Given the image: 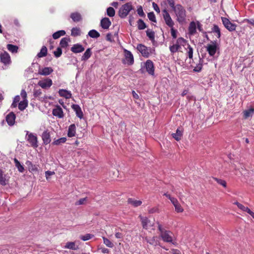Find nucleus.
<instances>
[{"mask_svg": "<svg viewBox=\"0 0 254 254\" xmlns=\"http://www.w3.org/2000/svg\"><path fill=\"white\" fill-rule=\"evenodd\" d=\"M173 10L175 14L176 20L180 24H183L185 22L187 17V11L184 7L180 4H177Z\"/></svg>", "mask_w": 254, "mask_h": 254, "instance_id": "1", "label": "nucleus"}, {"mask_svg": "<svg viewBox=\"0 0 254 254\" xmlns=\"http://www.w3.org/2000/svg\"><path fill=\"white\" fill-rule=\"evenodd\" d=\"M187 43V41L182 37L178 38L175 43H174L172 45L169 47V50L172 55L178 51L181 48V46H185Z\"/></svg>", "mask_w": 254, "mask_h": 254, "instance_id": "2", "label": "nucleus"}, {"mask_svg": "<svg viewBox=\"0 0 254 254\" xmlns=\"http://www.w3.org/2000/svg\"><path fill=\"white\" fill-rule=\"evenodd\" d=\"M132 9V6L131 3L127 2L123 5L119 9V15L122 18H125Z\"/></svg>", "mask_w": 254, "mask_h": 254, "instance_id": "3", "label": "nucleus"}, {"mask_svg": "<svg viewBox=\"0 0 254 254\" xmlns=\"http://www.w3.org/2000/svg\"><path fill=\"white\" fill-rule=\"evenodd\" d=\"M53 84V81L49 78H44L40 80L37 85L41 87L42 89L47 90L49 89Z\"/></svg>", "mask_w": 254, "mask_h": 254, "instance_id": "4", "label": "nucleus"}, {"mask_svg": "<svg viewBox=\"0 0 254 254\" xmlns=\"http://www.w3.org/2000/svg\"><path fill=\"white\" fill-rule=\"evenodd\" d=\"M124 53L125 59L123 60V63L128 65L133 64L134 63V58L132 53L126 49L124 50Z\"/></svg>", "mask_w": 254, "mask_h": 254, "instance_id": "5", "label": "nucleus"}, {"mask_svg": "<svg viewBox=\"0 0 254 254\" xmlns=\"http://www.w3.org/2000/svg\"><path fill=\"white\" fill-rule=\"evenodd\" d=\"M26 137L27 141L32 147L37 148L38 146L36 135H34L33 133H29V132L27 131Z\"/></svg>", "mask_w": 254, "mask_h": 254, "instance_id": "6", "label": "nucleus"}, {"mask_svg": "<svg viewBox=\"0 0 254 254\" xmlns=\"http://www.w3.org/2000/svg\"><path fill=\"white\" fill-rule=\"evenodd\" d=\"M163 17L166 24L170 28H172L174 25V22L172 20L170 14L166 9L163 10Z\"/></svg>", "mask_w": 254, "mask_h": 254, "instance_id": "7", "label": "nucleus"}, {"mask_svg": "<svg viewBox=\"0 0 254 254\" xmlns=\"http://www.w3.org/2000/svg\"><path fill=\"white\" fill-rule=\"evenodd\" d=\"M160 236L164 242L173 243V233L171 231L166 230L160 234Z\"/></svg>", "mask_w": 254, "mask_h": 254, "instance_id": "8", "label": "nucleus"}, {"mask_svg": "<svg viewBox=\"0 0 254 254\" xmlns=\"http://www.w3.org/2000/svg\"><path fill=\"white\" fill-rule=\"evenodd\" d=\"M212 44L208 45L206 50L210 56H214L217 49H219L216 41L212 42Z\"/></svg>", "mask_w": 254, "mask_h": 254, "instance_id": "9", "label": "nucleus"}, {"mask_svg": "<svg viewBox=\"0 0 254 254\" xmlns=\"http://www.w3.org/2000/svg\"><path fill=\"white\" fill-rule=\"evenodd\" d=\"M222 21L225 27L229 31H233L235 30L236 24L231 23L230 20L225 17H222Z\"/></svg>", "mask_w": 254, "mask_h": 254, "instance_id": "10", "label": "nucleus"}, {"mask_svg": "<svg viewBox=\"0 0 254 254\" xmlns=\"http://www.w3.org/2000/svg\"><path fill=\"white\" fill-rule=\"evenodd\" d=\"M136 49L144 57L148 58L149 57L150 49L144 45L141 44L137 45Z\"/></svg>", "mask_w": 254, "mask_h": 254, "instance_id": "11", "label": "nucleus"}, {"mask_svg": "<svg viewBox=\"0 0 254 254\" xmlns=\"http://www.w3.org/2000/svg\"><path fill=\"white\" fill-rule=\"evenodd\" d=\"M145 66L146 70L148 74L151 75H154V66L153 62L151 60H148L145 64Z\"/></svg>", "mask_w": 254, "mask_h": 254, "instance_id": "12", "label": "nucleus"}, {"mask_svg": "<svg viewBox=\"0 0 254 254\" xmlns=\"http://www.w3.org/2000/svg\"><path fill=\"white\" fill-rule=\"evenodd\" d=\"M0 61L4 65L9 64L11 63L9 55L6 52L2 53L0 55Z\"/></svg>", "mask_w": 254, "mask_h": 254, "instance_id": "13", "label": "nucleus"}, {"mask_svg": "<svg viewBox=\"0 0 254 254\" xmlns=\"http://www.w3.org/2000/svg\"><path fill=\"white\" fill-rule=\"evenodd\" d=\"M52 114L54 116L59 118H62L64 116L63 109L59 105H56L52 111Z\"/></svg>", "mask_w": 254, "mask_h": 254, "instance_id": "14", "label": "nucleus"}, {"mask_svg": "<svg viewBox=\"0 0 254 254\" xmlns=\"http://www.w3.org/2000/svg\"><path fill=\"white\" fill-rule=\"evenodd\" d=\"M53 72V69L51 67H45L40 68L38 70V74L41 75L47 76Z\"/></svg>", "mask_w": 254, "mask_h": 254, "instance_id": "15", "label": "nucleus"}, {"mask_svg": "<svg viewBox=\"0 0 254 254\" xmlns=\"http://www.w3.org/2000/svg\"><path fill=\"white\" fill-rule=\"evenodd\" d=\"M172 199L171 203L175 207V211L177 213L183 212L184 211V208L179 202L178 200L176 198Z\"/></svg>", "mask_w": 254, "mask_h": 254, "instance_id": "16", "label": "nucleus"}, {"mask_svg": "<svg viewBox=\"0 0 254 254\" xmlns=\"http://www.w3.org/2000/svg\"><path fill=\"white\" fill-rule=\"evenodd\" d=\"M26 165L27 166L28 170L32 173L38 172V165L33 164L30 161H27Z\"/></svg>", "mask_w": 254, "mask_h": 254, "instance_id": "17", "label": "nucleus"}, {"mask_svg": "<svg viewBox=\"0 0 254 254\" xmlns=\"http://www.w3.org/2000/svg\"><path fill=\"white\" fill-rule=\"evenodd\" d=\"M9 177L4 174V172L0 169V184L5 186L8 182Z\"/></svg>", "mask_w": 254, "mask_h": 254, "instance_id": "18", "label": "nucleus"}, {"mask_svg": "<svg viewBox=\"0 0 254 254\" xmlns=\"http://www.w3.org/2000/svg\"><path fill=\"white\" fill-rule=\"evenodd\" d=\"M111 25V22L107 17H105L101 20L100 25L104 29H108Z\"/></svg>", "mask_w": 254, "mask_h": 254, "instance_id": "19", "label": "nucleus"}, {"mask_svg": "<svg viewBox=\"0 0 254 254\" xmlns=\"http://www.w3.org/2000/svg\"><path fill=\"white\" fill-rule=\"evenodd\" d=\"M84 49V48L79 44H74L71 48V51L74 53H81Z\"/></svg>", "mask_w": 254, "mask_h": 254, "instance_id": "20", "label": "nucleus"}, {"mask_svg": "<svg viewBox=\"0 0 254 254\" xmlns=\"http://www.w3.org/2000/svg\"><path fill=\"white\" fill-rule=\"evenodd\" d=\"M72 109L75 112L76 116L80 119H82L83 116V112L81 108L78 105L73 104L72 105Z\"/></svg>", "mask_w": 254, "mask_h": 254, "instance_id": "21", "label": "nucleus"}, {"mask_svg": "<svg viewBox=\"0 0 254 254\" xmlns=\"http://www.w3.org/2000/svg\"><path fill=\"white\" fill-rule=\"evenodd\" d=\"M15 115L12 112L8 114L6 117V121L9 126H12L14 125L15 123Z\"/></svg>", "mask_w": 254, "mask_h": 254, "instance_id": "22", "label": "nucleus"}, {"mask_svg": "<svg viewBox=\"0 0 254 254\" xmlns=\"http://www.w3.org/2000/svg\"><path fill=\"white\" fill-rule=\"evenodd\" d=\"M59 94L60 96L64 97L66 99H69L72 96L70 91L65 89H60L59 91Z\"/></svg>", "mask_w": 254, "mask_h": 254, "instance_id": "23", "label": "nucleus"}, {"mask_svg": "<svg viewBox=\"0 0 254 254\" xmlns=\"http://www.w3.org/2000/svg\"><path fill=\"white\" fill-rule=\"evenodd\" d=\"M70 18L75 22H78L81 20L82 16L80 13L78 12H72L70 14Z\"/></svg>", "mask_w": 254, "mask_h": 254, "instance_id": "24", "label": "nucleus"}, {"mask_svg": "<svg viewBox=\"0 0 254 254\" xmlns=\"http://www.w3.org/2000/svg\"><path fill=\"white\" fill-rule=\"evenodd\" d=\"M76 133V126L74 124L70 125L68 127L67 136L72 137L75 136Z\"/></svg>", "mask_w": 254, "mask_h": 254, "instance_id": "25", "label": "nucleus"}, {"mask_svg": "<svg viewBox=\"0 0 254 254\" xmlns=\"http://www.w3.org/2000/svg\"><path fill=\"white\" fill-rule=\"evenodd\" d=\"M44 143L48 144L51 142L50 135L47 131H44L42 135Z\"/></svg>", "mask_w": 254, "mask_h": 254, "instance_id": "26", "label": "nucleus"}, {"mask_svg": "<svg viewBox=\"0 0 254 254\" xmlns=\"http://www.w3.org/2000/svg\"><path fill=\"white\" fill-rule=\"evenodd\" d=\"M127 202L129 204L131 205L133 207H138L141 205L142 201L140 200H136L134 198H129L127 200Z\"/></svg>", "mask_w": 254, "mask_h": 254, "instance_id": "27", "label": "nucleus"}, {"mask_svg": "<svg viewBox=\"0 0 254 254\" xmlns=\"http://www.w3.org/2000/svg\"><path fill=\"white\" fill-rule=\"evenodd\" d=\"M172 135L175 140L179 141L183 135V130L180 129L179 128H177L176 133H172Z\"/></svg>", "mask_w": 254, "mask_h": 254, "instance_id": "28", "label": "nucleus"}, {"mask_svg": "<svg viewBox=\"0 0 254 254\" xmlns=\"http://www.w3.org/2000/svg\"><path fill=\"white\" fill-rule=\"evenodd\" d=\"M140 217L143 228L145 229H148L149 226H151V225H149V223H150V221L146 217L140 216Z\"/></svg>", "mask_w": 254, "mask_h": 254, "instance_id": "29", "label": "nucleus"}, {"mask_svg": "<svg viewBox=\"0 0 254 254\" xmlns=\"http://www.w3.org/2000/svg\"><path fill=\"white\" fill-rule=\"evenodd\" d=\"M145 240L147 242L150 244L151 245L156 246L158 245L159 242L157 240V237L154 236L152 238H148L147 237L145 238Z\"/></svg>", "mask_w": 254, "mask_h": 254, "instance_id": "30", "label": "nucleus"}, {"mask_svg": "<svg viewBox=\"0 0 254 254\" xmlns=\"http://www.w3.org/2000/svg\"><path fill=\"white\" fill-rule=\"evenodd\" d=\"M92 52L91 48H88L83 54L81 57V61H85L87 60L91 56Z\"/></svg>", "mask_w": 254, "mask_h": 254, "instance_id": "31", "label": "nucleus"}, {"mask_svg": "<svg viewBox=\"0 0 254 254\" xmlns=\"http://www.w3.org/2000/svg\"><path fill=\"white\" fill-rule=\"evenodd\" d=\"M196 26L195 23L193 21L191 22L189 27V33L191 35L194 34L196 33Z\"/></svg>", "mask_w": 254, "mask_h": 254, "instance_id": "32", "label": "nucleus"}, {"mask_svg": "<svg viewBox=\"0 0 254 254\" xmlns=\"http://www.w3.org/2000/svg\"><path fill=\"white\" fill-rule=\"evenodd\" d=\"M47 54V49L46 47L43 46L40 50V52L38 53L37 57L38 58H43L46 57Z\"/></svg>", "mask_w": 254, "mask_h": 254, "instance_id": "33", "label": "nucleus"}, {"mask_svg": "<svg viewBox=\"0 0 254 254\" xmlns=\"http://www.w3.org/2000/svg\"><path fill=\"white\" fill-rule=\"evenodd\" d=\"M14 162L15 164V166L17 168L19 172L22 173L24 172V168L22 165L21 164L20 162L16 159H14Z\"/></svg>", "mask_w": 254, "mask_h": 254, "instance_id": "34", "label": "nucleus"}, {"mask_svg": "<svg viewBox=\"0 0 254 254\" xmlns=\"http://www.w3.org/2000/svg\"><path fill=\"white\" fill-rule=\"evenodd\" d=\"M88 36L93 38H97L100 37V33L95 30H90L88 33Z\"/></svg>", "mask_w": 254, "mask_h": 254, "instance_id": "35", "label": "nucleus"}, {"mask_svg": "<svg viewBox=\"0 0 254 254\" xmlns=\"http://www.w3.org/2000/svg\"><path fill=\"white\" fill-rule=\"evenodd\" d=\"M65 34V32L64 30H59V31L56 32L55 33H54L53 34V38L54 39H57L59 38L60 37H61L62 36H64Z\"/></svg>", "mask_w": 254, "mask_h": 254, "instance_id": "36", "label": "nucleus"}, {"mask_svg": "<svg viewBox=\"0 0 254 254\" xmlns=\"http://www.w3.org/2000/svg\"><path fill=\"white\" fill-rule=\"evenodd\" d=\"M28 105V101L27 100H23V101H20L18 104V108L20 110L23 111L24 110Z\"/></svg>", "mask_w": 254, "mask_h": 254, "instance_id": "37", "label": "nucleus"}, {"mask_svg": "<svg viewBox=\"0 0 254 254\" xmlns=\"http://www.w3.org/2000/svg\"><path fill=\"white\" fill-rule=\"evenodd\" d=\"M81 31L79 28L74 27L71 30V35L76 37L80 35Z\"/></svg>", "mask_w": 254, "mask_h": 254, "instance_id": "38", "label": "nucleus"}, {"mask_svg": "<svg viewBox=\"0 0 254 254\" xmlns=\"http://www.w3.org/2000/svg\"><path fill=\"white\" fill-rule=\"evenodd\" d=\"M64 248L73 250H76L78 249V247L75 246L74 242H67L66 243Z\"/></svg>", "mask_w": 254, "mask_h": 254, "instance_id": "39", "label": "nucleus"}, {"mask_svg": "<svg viewBox=\"0 0 254 254\" xmlns=\"http://www.w3.org/2000/svg\"><path fill=\"white\" fill-rule=\"evenodd\" d=\"M42 94V90L40 89H35L34 90L33 95L36 98H39L40 99H44L46 98L45 97H42L41 96Z\"/></svg>", "mask_w": 254, "mask_h": 254, "instance_id": "40", "label": "nucleus"}, {"mask_svg": "<svg viewBox=\"0 0 254 254\" xmlns=\"http://www.w3.org/2000/svg\"><path fill=\"white\" fill-rule=\"evenodd\" d=\"M254 113V109L251 108L244 112V116L245 118L247 119L249 117H252Z\"/></svg>", "mask_w": 254, "mask_h": 254, "instance_id": "41", "label": "nucleus"}, {"mask_svg": "<svg viewBox=\"0 0 254 254\" xmlns=\"http://www.w3.org/2000/svg\"><path fill=\"white\" fill-rule=\"evenodd\" d=\"M147 36L151 40H154L155 39V33L153 31L150 29H147L146 31Z\"/></svg>", "mask_w": 254, "mask_h": 254, "instance_id": "42", "label": "nucleus"}, {"mask_svg": "<svg viewBox=\"0 0 254 254\" xmlns=\"http://www.w3.org/2000/svg\"><path fill=\"white\" fill-rule=\"evenodd\" d=\"M212 31L213 33H216V36L217 38H219L220 37V36H221L220 30L217 25H214L213 26V28H212Z\"/></svg>", "mask_w": 254, "mask_h": 254, "instance_id": "43", "label": "nucleus"}, {"mask_svg": "<svg viewBox=\"0 0 254 254\" xmlns=\"http://www.w3.org/2000/svg\"><path fill=\"white\" fill-rule=\"evenodd\" d=\"M187 54L188 57L191 59L193 57V48L189 44H187Z\"/></svg>", "mask_w": 254, "mask_h": 254, "instance_id": "44", "label": "nucleus"}, {"mask_svg": "<svg viewBox=\"0 0 254 254\" xmlns=\"http://www.w3.org/2000/svg\"><path fill=\"white\" fill-rule=\"evenodd\" d=\"M7 48L12 53H16L18 50V47L12 44H8L7 45Z\"/></svg>", "mask_w": 254, "mask_h": 254, "instance_id": "45", "label": "nucleus"}, {"mask_svg": "<svg viewBox=\"0 0 254 254\" xmlns=\"http://www.w3.org/2000/svg\"><path fill=\"white\" fill-rule=\"evenodd\" d=\"M146 26L143 21L140 19L137 21V27L139 30H143L146 28Z\"/></svg>", "mask_w": 254, "mask_h": 254, "instance_id": "46", "label": "nucleus"}, {"mask_svg": "<svg viewBox=\"0 0 254 254\" xmlns=\"http://www.w3.org/2000/svg\"><path fill=\"white\" fill-rule=\"evenodd\" d=\"M66 141V137H61L60 138H59L57 140H55L53 142V144L56 145H60L62 143H64Z\"/></svg>", "mask_w": 254, "mask_h": 254, "instance_id": "47", "label": "nucleus"}, {"mask_svg": "<svg viewBox=\"0 0 254 254\" xmlns=\"http://www.w3.org/2000/svg\"><path fill=\"white\" fill-rule=\"evenodd\" d=\"M103 243L104 244L109 248H113L114 247V244L112 242H111L108 239L103 237Z\"/></svg>", "mask_w": 254, "mask_h": 254, "instance_id": "48", "label": "nucleus"}, {"mask_svg": "<svg viewBox=\"0 0 254 254\" xmlns=\"http://www.w3.org/2000/svg\"><path fill=\"white\" fill-rule=\"evenodd\" d=\"M202 60L199 59V63L193 68V71L195 72H199L201 70L202 67Z\"/></svg>", "mask_w": 254, "mask_h": 254, "instance_id": "49", "label": "nucleus"}, {"mask_svg": "<svg viewBox=\"0 0 254 254\" xmlns=\"http://www.w3.org/2000/svg\"><path fill=\"white\" fill-rule=\"evenodd\" d=\"M107 15L110 17H113L115 14V11L112 7H109L107 9Z\"/></svg>", "mask_w": 254, "mask_h": 254, "instance_id": "50", "label": "nucleus"}, {"mask_svg": "<svg viewBox=\"0 0 254 254\" xmlns=\"http://www.w3.org/2000/svg\"><path fill=\"white\" fill-rule=\"evenodd\" d=\"M68 39L66 38H63L60 41V45L62 48H65L67 46Z\"/></svg>", "mask_w": 254, "mask_h": 254, "instance_id": "51", "label": "nucleus"}, {"mask_svg": "<svg viewBox=\"0 0 254 254\" xmlns=\"http://www.w3.org/2000/svg\"><path fill=\"white\" fill-rule=\"evenodd\" d=\"M93 236L90 234H87L85 235H82L80 236V238L83 241H86L90 240L92 238Z\"/></svg>", "mask_w": 254, "mask_h": 254, "instance_id": "52", "label": "nucleus"}, {"mask_svg": "<svg viewBox=\"0 0 254 254\" xmlns=\"http://www.w3.org/2000/svg\"><path fill=\"white\" fill-rule=\"evenodd\" d=\"M148 19L153 22H156V16L154 13L153 12H151L148 13Z\"/></svg>", "mask_w": 254, "mask_h": 254, "instance_id": "53", "label": "nucleus"}, {"mask_svg": "<svg viewBox=\"0 0 254 254\" xmlns=\"http://www.w3.org/2000/svg\"><path fill=\"white\" fill-rule=\"evenodd\" d=\"M20 99V98L19 95L16 96L13 99V103L12 104V106L13 107H16L17 106V103H19Z\"/></svg>", "mask_w": 254, "mask_h": 254, "instance_id": "54", "label": "nucleus"}, {"mask_svg": "<svg viewBox=\"0 0 254 254\" xmlns=\"http://www.w3.org/2000/svg\"><path fill=\"white\" fill-rule=\"evenodd\" d=\"M214 179L219 184L222 185L224 187H226V182L223 180L219 179L216 178H214Z\"/></svg>", "mask_w": 254, "mask_h": 254, "instance_id": "55", "label": "nucleus"}, {"mask_svg": "<svg viewBox=\"0 0 254 254\" xmlns=\"http://www.w3.org/2000/svg\"><path fill=\"white\" fill-rule=\"evenodd\" d=\"M62 53V51L60 48H58L57 49L56 51H55L54 52V55L56 58L60 57L61 56Z\"/></svg>", "mask_w": 254, "mask_h": 254, "instance_id": "56", "label": "nucleus"}, {"mask_svg": "<svg viewBox=\"0 0 254 254\" xmlns=\"http://www.w3.org/2000/svg\"><path fill=\"white\" fill-rule=\"evenodd\" d=\"M86 201V197H84V198H81L79 200H78L77 201H76L75 202V205H81V204H83L85 203V202Z\"/></svg>", "mask_w": 254, "mask_h": 254, "instance_id": "57", "label": "nucleus"}, {"mask_svg": "<svg viewBox=\"0 0 254 254\" xmlns=\"http://www.w3.org/2000/svg\"><path fill=\"white\" fill-rule=\"evenodd\" d=\"M137 11L138 14L140 16L144 17L145 16L144 13L143 12V10L141 6H140L139 8H138Z\"/></svg>", "mask_w": 254, "mask_h": 254, "instance_id": "58", "label": "nucleus"}, {"mask_svg": "<svg viewBox=\"0 0 254 254\" xmlns=\"http://www.w3.org/2000/svg\"><path fill=\"white\" fill-rule=\"evenodd\" d=\"M55 174V172L50 171H47L45 172V177L47 180H48L50 176Z\"/></svg>", "mask_w": 254, "mask_h": 254, "instance_id": "59", "label": "nucleus"}, {"mask_svg": "<svg viewBox=\"0 0 254 254\" xmlns=\"http://www.w3.org/2000/svg\"><path fill=\"white\" fill-rule=\"evenodd\" d=\"M171 33L173 39L177 38V31L174 29V27L171 28Z\"/></svg>", "mask_w": 254, "mask_h": 254, "instance_id": "60", "label": "nucleus"}, {"mask_svg": "<svg viewBox=\"0 0 254 254\" xmlns=\"http://www.w3.org/2000/svg\"><path fill=\"white\" fill-rule=\"evenodd\" d=\"M159 211V209L157 207H153V208H150L149 210H148V212L150 214H152V213H155V212H158Z\"/></svg>", "mask_w": 254, "mask_h": 254, "instance_id": "61", "label": "nucleus"}, {"mask_svg": "<svg viewBox=\"0 0 254 254\" xmlns=\"http://www.w3.org/2000/svg\"><path fill=\"white\" fill-rule=\"evenodd\" d=\"M167 2L169 5V6L173 9L174 7H175L176 5H175L174 0H167Z\"/></svg>", "mask_w": 254, "mask_h": 254, "instance_id": "62", "label": "nucleus"}, {"mask_svg": "<svg viewBox=\"0 0 254 254\" xmlns=\"http://www.w3.org/2000/svg\"><path fill=\"white\" fill-rule=\"evenodd\" d=\"M21 96L23 98V100H27V93L25 90H22L21 92Z\"/></svg>", "mask_w": 254, "mask_h": 254, "instance_id": "63", "label": "nucleus"}, {"mask_svg": "<svg viewBox=\"0 0 254 254\" xmlns=\"http://www.w3.org/2000/svg\"><path fill=\"white\" fill-rule=\"evenodd\" d=\"M152 6H153V7L154 8V9L158 13H159L160 12V9H159V6H158V5L155 3V2H153L152 3Z\"/></svg>", "mask_w": 254, "mask_h": 254, "instance_id": "64", "label": "nucleus"}]
</instances>
